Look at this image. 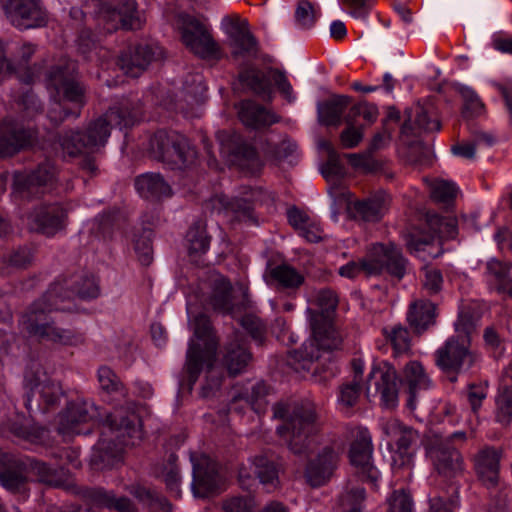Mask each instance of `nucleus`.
I'll use <instances>...</instances> for the list:
<instances>
[{
	"label": "nucleus",
	"mask_w": 512,
	"mask_h": 512,
	"mask_svg": "<svg viewBox=\"0 0 512 512\" xmlns=\"http://www.w3.org/2000/svg\"><path fill=\"white\" fill-rule=\"evenodd\" d=\"M251 354L247 350L246 340L240 333H235L233 340L227 346L224 362L230 374L241 373L248 365Z\"/></svg>",
	"instance_id": "obj_34"
},
{
	"label": "nucleus",
	"mask_w": 512,
	"mask_h": 512,
	"mask_svg": "<svg viewBox=\"0 0 512 512\" xmlns=\"http://www.w3.org/2000/svg\"><path fill=\"white\" fill-rule=\"evenodd\" d=\"M176 460L177 457L175 455H170L167 463L161 467L158 476L163 479L171 495L175 498H180V475Z\"/></svg>",
	"instance_id": "obj_44"
},
{
	"label": "nucleus",
	"mask_w": 512,
	"mask_h": 512,
	"mask_svg": "<svg viewBox=\"0 0 512 512\" xmlns=\"http://www.w3.org/2000/svg\"><path fill=\"white\" fill-rule=\"evenodd\" d=\"M311 304L316 309L308 308L313 339L310 346H317L318 350L325 351L338 349L342 343V336L333 325L331 314L335 311L338 298L334 291L321 289L314 293Z\"/></svg>",
	"instance_id": "obj_8"
},
{
	"label": "nucleus",
	"mask_w": 512,
	"mask_h": 512,
	"mask_svg": "<svg viewBox=\"0 0 512 512\" xmlns=\"http://www.w3.org/2000/svg\"><path fill=\"white\" fill-rule=\"evenodd\" d=\"M232 45L235 47L234 54L251 53L255 50L256 42L247 28V23H233L230 30Z\"/></svg>",
	"instance_id": "obj_43"
},
{
	"label": "nucleus",
	"mask_w": 512,
	"mask_h": 512,
	"mask_svg": "<svg viewBox=\"0 0 512 512\" xmlns=\"http://www.w3.org/2000/svg\"><path fill=\"white\" fill-rule=\"evenodd\" d=\"M390 512H413V502L409 494L395 491L389 499Z\"/></svg>",
	"instance_id": "obj_63"
},
{
	"label": "nucleus",
	"mask_w": 512,
	"mask_h": 512,
	"mask_svg": "<svg viewBox=\"0 0 512 512\" xmlns=\"http://www.w3.org/2000/svg\"><path fill=\"white\" fill-rule=\"evenodd\" d=\"M161 54L160 48H153L149 45H137L129 48L119 57L120 69L130 77H138L150 64V62Z\"/></svg>",
	"instance_id": "obj_25"
},
{
	"label": "nucleus",
	"mask_w": 512,
	"mask_h": 512,
	"mask_svg": "<svg viewBox=\"0 0 512 512\" xmlns=\"http://www.w3.org/2000/svg\"><path fill=\"white\" fill-rule=\"evenodd\" d=\"M85 9L86 11H83L72 7L71 18L82 20L87 14L94 15L103 22V29L106 32H112L119 27L136 29L141 25L134 0H120L117 4H111L106 0H90L85 4Z\"/></svg>",
	"instance_id": "obj_11"
},
{
	"label": "nucleus",
	"mask_w": 512,
	"mask_h": 512,
	"mask_svg": "<svg viewBox=\"0 0 512 512\" xmlns=\"http://www.w3.org/2000/svg\"><path fill=\"white\" fill-rule=\"evenodd\" d=\"M187 242L190 254L205 253L209 249L210 239L202 223L193 225L187 232Z\"/></svg>",
	"instance_id": "obj_49"
},
{
	"label": "nucleus",
	"mask_w": 512,
	"mask_h": 512,
	"mask_svg": "<svg viewBox=\"0 0 512 512\" xmlns=\"http://www.w3.org/2000/svg\"><path fill=\"white\" fill-rule=\"evenodd\" d=\"M89 498L93 505L115 510L117 512H135L133 502L124 496L117 497L113 491L103 488L93 489L89 492Z\"/></svg>",
	"instance_id": "obj_38"
},
{
	"label": "nucleus",
	"mask_w": 512,
	"mask_h": 512,
	"mask_svg": "<svg viewBox=\"0 0 512 512\" xmlns=\"http://www.w3.org/2000/svg\"><path fill=\"white\" fill-rule=\"evenodd\" d=\"M94 422L105 423L98 408L86 401H73L68 403L66 408L57 416L55 426L57 432L63 437H73L75 435L89 433L85 425Z\"/></svg>",
	"instance_id": "obj_14"
},
{
	"label": "nucleus",
	"mask_w": 512,
	"mask_h": 512,
	"mask_svg": "<svg viewBox=\"0 0 512 512\" xmlns=\"http://www.w3.org/2000/svg\"><path fill=\"white\" fill-rule=\"evenodd\" d=\"M98 381L101 389L107 393L126 396V390L117 375L107 366L100 367L98 370Z\"/></svg>",
	"instance_id": "obj_51"
},
{
	"label": "nucleus",
	"mask_w": 512,
	"mask_h": 512,
	"mask_svg": "<svg viewBox=\"0 0 512 512\" xmlns=\"http://www.w3.org/2000/svg\"><path fill=\"white\" fill-rule=\"evenodd\" d=\"M56 172L50 160L41 163L31 173L16 172L13 177V190L23 198L37 195L45 187L52 185Z\"/></svg>",
	"instance_id": "obj_22"
},
{
	"label": "nucleus",
	"mask_w": 512,
	"mask_h": 512,
	"mask_svg": "<svg viewBox=\"0 0 512 512\" xmlns=\"http://www.w3.org/2000/svg\"><path fill=\"white\" fill-rule=\"evenodd\" d=\"M337 454L331 448H324L318 456L310 460L305 469L306 482L311 487L325 485L331 478L336 467Z\"/></svg>",
	"instance_id": "obj_26"
},
{
	"label": "nucleus",
	"mask_w": 512,
	"mask_h": 512,
	"mask_svg": "<svg viewBox=\"0 0 512 512\" xmlns=\"http://www.w3.org/2000/svg\"><path fill=\"white\" fill-rule=\"evenodd\" d=\"M381 429L387 438V445L392 453V466L409 469L414 456L411 444L416 439L415 431L394 418L383 420Z\"/></svg>",
	"instance_id": "obj_15"
},
{
	"label": "nucleus",
	"mask_w": 512,
	"mask_h": 512,
	"mask_svg": "<svg viewBox=\"0 0 512 512\" xmlns=\"http://www.w3.org/2000/svg\"><path fill=\"white\" fill-rule=\"evenodd\" d=\"M35 132L12 119L0 121V157H10L30 146Z\"/></svg>",
	"instance_id": "obj_23"
},
{
	"label": "nucleus",
	"mask_w": 512,
	"mask_h": 512,
	"mask_svg": "<svg viewBox=\"0 0 512 512\" xmlns=\"http://www.w3.org/2000/svg\"><path fill=\"white\" fill-rule=\"evenodd\" d=\"M494 143L492 136L481 133L476 135L472 141L459 143L452 147V152L467 159H473L476 150L482 147H490Z\"/></svg>",
	"instance_id": "obj_47"
},
{
	"label": "nucleus",
	"mask_w": 512,
	"mask_h": 512,
	"mask_svg": "<svg viewBox=\"0 0 512 512\" xmlns=\"http://www.w3.org/2000/svg\"><path fill=\"white\" fill-rule=\"evenodd\" d=\"M140 115V109L131 101L125 100L90 122L84 132L66 131L59 138V145L62 152L70 157L92 153L105 145L112 127H130L139 120Z\"/></svg>",
	"instance_id": "obj_3"
},
{
	"label": "nucleus",
	"mask_w": 512,
	"mask_h": 512,
	"mask_svg": "<svg viewBox=\"0 0 512 512\" xmlns=\"http://www.w3.org/2000/svg\"><path fill=\"white\" fill-rule=\"evenodd\" d=\"M464 101L463 113L465 116H478L484 109V104L477 93L470 87L462 85L458 89Z\"/></svg>",
	"instance_id": "obj_53"
},
{
	"label": "nucleus",
	"mask_w": 512,
	"mask_h": 512,
	"mask_svg": "<svg viewBox=\"0 0 512 512\" xmlns=\"http://www.w3.org/2000/svg\"><path fill=\"white\" fill-rule=\"evenodd\" d=\"M266 395V384L263 382H257L251 386L250 392L247 393L245 396L234 395L229 409L230 411H238V401L244 400L245 405L251 407L257 414L263 413L267 406V401L265 399Z\"/></svg>",
	"instance_id": "obj_41"
},
{
	"label": "nucleus",
	"mask_w": 512,
	"mask_h": 512,
	"mask_svg": "<svg viewBox=\"0 0 512 512\" xmlns=\"http://www.w3.org/2000/svg\"><path fill=\"white\" fill-rule=\"evenodd\" d=\"M70 285L61 283L53 285L47 293L36 301L21 318V325L30 335L58 345L77 346L83 343V335L70 329L56 326L48 318L52 311H71L70 305H63L64 300L77 295L82 299H93L99 295L98 283L94 276H86L74 281L73 291H66Z\"/></svg>",
	"instance_id": "obj_1"
},
{
	"label": "nucleus",
	"mask_w": 512,
	"mask_h": 512,
	"mask_svg": "<svg viewBox=\"0 0 512 512\" xmlns=\"http://www.w3.org/2000/svg\"><path fill=\"white\" fill-rule=\"evenodd\" d=\"M151 155L172 169H184L196 160V150L188 139L175 131H157L150 139Z\"/></svg>",
	"instance_id": "obj_12"
},
{
	"label": "nucleus",
	"mask_w": 512,
	"mask_h": 512,
	"mask_svg": "<svg viewBox=\"0 0 512 512\" xmlns=\"http://www.w3.org/2000/svg\"><path fill=\"white\" fill-rule=\"evenodd\" d=\"M435 305L429 300H415L409 306L407 320L417 332H422L434 323Z\"/></svg>",
	"instance_id": "obj_37"
},
{
	"label": "nucleus",
	"mask_w": 512,
	"mask_h": 512,
	"mask_svg": "<svg viewBox=\"0 0 512 512\" xmlns=\"http://www.w3.org/2000/svg\"><path fill=\"white\" fill-rule=\"evenodd\" d=\"M378 108L376 105L368 102H360L351 107L347 115L353 116V122L358 116H362L367 122L373 123L378 117Z\"/></svg>",
	"instance_id": "obj_62"
},
{
	"label": "nucleus",
	"mask_w": 512,
	"mask_h": 512,
	"mask_svg": "<svg viewBox=\"0 0 512 512\" xmlns=\"http://www.w3.org/2000/svg\"><path fill=\"white\" fill-rule=\"evenodd\" d=\"M487 281L492 289L512 300V282L508 277L509 267L499 260L487 262Z\"/></svg>",
	"instance_id": "obj_39"
},
{
	"label": "nucleus",
	"mask_w": 512,
	"mask_h": 512,
	"mask_svg": "<svg viewBox=\"0 0 512 512\" xmlns=\"http://www.w3.org/2000/svg\"><path fill=\"white\" fill-rule=\"evenodd\" d=\"M25 406L30 413H48L60 403L64 393L36 361L31 362L24 373Z\"/></svg>",
	"instance_id": "obj_10"
},
{
	"label": "nucleus",
	"mask_w": 512,
	"mask_h": 512,
	"mask_svg": "<svg viewBox=\"0 0 512 512\" xmlns=\"http://www.w3.org/2000/svg\"><path fill=\"white\" fill-rule=\"evenodd\" d=\"M74 63L53 67L47 74L46 84L52 100L48 117L59 124L69 117H78L85 105V91L74 76Z\"/></svg>",
	"instance_id": "obj_5"
},
{
	"label": "nucleus",
	"mask_w": 512,
	"mask_h": 512,
	"mask_svg": "<svg viewBox=\"0 0 512 512\" xmlns=\"http://www.w3.org/2000/svg\"><path fill=\"white\" fill-rule=\"evenodd\" d=\"M435 235L442 239H452L457 234L456 221L452 218H443L437 215L429 220Z\"/></svg>",
	"instance_id": "obj_57"
},
{
	"label": "nucleus",
	"mask_w": 512,
	"mask_h": 512,
	"mask_svg": "<svg viewBox=\"0 0 512 512\" xmlns=\"http://www.w3.org/2000/svg\"><path fill=\"white\" fill-rule=\"evenodd\" d=\"M211 307L222 313H234L235 308L231 299V285L223 277L215 280L213 294L210 298Z\"/></svg>",
	"instance_id": "obj_42"
},
{
	"label": "nucleus",
	"mask_w": 512,
	"mask_h": 512,
	"mask_svg": "<svg viewBox=\"0 0 512 512\" xmlns=\"http://www.w3.org/2000/svg\"><path fill=\"white\" fill-rule=\"evenodd\" d=\"M467 397L472 411L476 413L481 407L482 401L487 397V385L484 383L470 385Z\"/></svg>",
	"instance_id": "obj_64"
},
{
	"label": "nucleus",
	"mask_w": 512,
	"mask_h": 512,
	"mask_svg": "<svg viewBox=\"0 0 512 512\" xmlns=\"http://www.w3.org/2000/svg\"><path fill=\"white\" fill-rule=\"evenodd\" d=\"M254 507V499L250 496L232 497L223 503L225 512H252Z\"/></svg>",
	"instance_id": "obj_61"
},
{
	"label": "nucleus",
	"mask_w": 512,
	"mask_h": 512,
	"mask_svg": "<svg viewBox=\"0 0 512 512\" xmlns=\"http://www.w3.org/2000/svg\"><path fill=\"white\" fill-rule=\"evenodd\" d=\"M105 424L111 435L103 434L90 456V466L97 471L120 464L123 461L124 446H134L143 437L140 418L134 412L116 409L105 416Z\"/></svg>",
	"instance_id": "obj_4"
},
{
	"label": "nucleus",
	"mask_w": 512,
	"mask_h": 512,
	"mask_svg": "<svg viewBox=\"0 0 512 512\" xmlns=\"http://www.w3.org/2000/svg\"><path fill=\"white\" fill-rule=\"evenodd\" d=\"M388 196L384 192H378L363 200L349 202L348 209L364 221H379L388 209Z\"/></svg>",
	"instance_id": "obj_29"
},
{
	"label": "nucleus",
	"mask_w": 512,
	"mask_h": 512,
	"mask_svg": "<svg viewBox=\"0 0 512 512\" xmlns=\"http://www.w3.org/2000/svg\"><path fill=\"white\" fill-rule=\"evenodd\" d=\"M361 390V385L356 379L343 383L339 387L337 396L339 408L344 412H348L358 402Z\"/></svg>",
	"instance_id": "obj_48"
},
{
	"label": "nucleus",
	"mask_w": 512,
	"mask_h": 512,
	"mask_svg": "<svg viewBox=\"0 0 512 512\" xmlns=\"http://www.w3.org/2000/svg\"><path fill=\"white\" fill-rule=\"evenodd\" d=\"M242 326L243 328L250 334V336L258 343L262 344L265 335V325L263 322L256 316L246 315L242 318Z\"/></svg>",
	"instance_id": "obj_60"
},
{
	"label": "nucleus",
	"mask_w": 512,
	"mask_h": 512,
	"mask_svg": "<svg viewBox=\"0 0 512 512\" xmlns=\"http://www.w3.org/2000/svg\"><path fill=\"white\" fill-rule=\"evenodd\" d=\"M317 17V11L312 3L307 0L298 1L295 20L299 27L304 29L311 28L315 24Z\"/></svg>",
	"instance_id": "obj_55"
},
{
	"label": "nucleus",
	"mask_w": 512,
	"mask_h": 512,
	"mask_svg": "<svg viewBox=\"0 0 512 512\" xmlns=\"http://www.w3.org/2000/svg\"><path fill=\"white\" fill-rule=\"evenodd\" d=\"M239 79L256 94H265L270 91L268 76L259 69L248 68L240 73Z\"/></svg>",
	"instance_id": "obj_46"
},
{
	"label": "nucleus",
	"mask_w": 512,
	"mask_h": 512,
	"mask_svg": "<svg viewBox=\"0 0 512 512\" xmlns=\"http://www.w3.org/2000/svg\"><path fill=\"white\" fill-rule=\"evenodd\" d=\"M250 469L253 470L259 482L268 491L275 490L279 486L280 464L272 453H261L250 460Z\"/></svg>",
	"instance_id": "obj_28"
},
{
	"label": "nucleus",
	"mask_w": 512,
	"mask_h": 512,
	"mask_svg": "<svg viewBox=\"0 0 512 512\" xmlns=\"http://www.w3.org/2000/svg\"><path fill=\"white\" fill-rule=\"evenodd\" d=\"M266 281L278 291L295 293L305 282V275L295 267L283 263L270 268Z\"/></svg>",
	"instance_id": "obj_27"
},
{
	"label": "nucleus",
	"mask_w": 512,
	"mask_h": 512,
	"mask_svg": "<svg viewBox=\"0 0 512 512\" xmlns=\"http://www.w3.org/2000/svg\"><path fill=\"white\" fill-rule=\"evenodd\" d=\"M68 209L58 203L41 204L27 215L30 230L54 236L66 226Z\"/></svg>",
	"instance_id": "obj_20"
},
{
	"label": "nucleus",
	"mask_w": 512,
	"mask_h": 512,
	"mask_svg": "<svg viewBox=\"0 0 512 512\" xmlns=\"http://www.w3.org/2000/svg\"><path fill=\"white\" fill-rule=\"evenodd\" d=\"M412 116L403 124L402 132L405 134H416V130L424 132H435L440 130V122L438 120L435 108L429 104L426 106L417 105L415 108V127L411 124Z\"/></svg>",
	"instance_id": "obj_36"
},
{
	"label": "nucleus",
	"mask_w": 512,
	"mask_h": 512,
	"mask_svg": "<svg viewBox=\"0 0 512 512\" xmlns=\"http://www.w3.org/2000/svg\"><path fill=\"white\" fill-rule=\"evenodd\" d=\"M135 188L141 197L160 199L172 194L170 185L157 173H145L135 180Z\"/></svg>",
	"instance_id": "obj_35"
},
{
	"label": "nucleus",
	"mask_w": 512,
	"mask_h": 512,
	"mask_svg": "<svg viewBox=\"0 0 512 512\" xmlns=\"http://www.w3.org/2000/svg\"><path fill=\"white\" fill-rule=\"evenodd\" d=\"M4 11L11 24L26 30L44 26L47 13L39 0H7Z\"/></svg>",
	"instance_id": "obj_21"
},
{
	"label": "nucleus",
	"mask_w": 512,
	"mask_h": 512,
	"mask_svg": "<svg viewBox=\"0 0 512 512\" xmlns=\"http://www.w3.org/2000/svg\"><path fill=\"white\" fill-rule=\"evenodd\" d=\"M472 328L470 316L462 310L455 322L456 335L449 337L435 354L436 364L445 373L467 372L478 361L477 354L470 349Z\"/></svg>",
	"instance_id": "obj_7"
},
{
	"label": "nucleus",
	"mask_w": 512,
	"mask_h": 512,
	"mask_svg": "<svg viewBox=\"0 0 512 512\" xmlns=\"http://www.w3.org/2000/svg\"><path fill=\"white\" fill-rule=\"evenodd\" d=\"M402 383L408 389L409 398L407 405L410 409L415 408L416 394L422 390L429 389L432 385L424 367L418 361H410L406 364L402 373Z\"/></svg>",
	"instance_id": "obj_32"
},
{
	"label": "nucleus",
	"mask_w": 512,
	"mask_h": 512,
	"mask_svg": "<svg viewBox=\"0 0 512 512\" xmlns=\"http://www.w3.org/2000/svg\"><path fill=\"white\" fill-rule=\"evenodd\" d=\"M220 142L221 153L231 156V162L251 174L257 173L261 168V162L255 149L243 141L236 133L228 134L220 132L217 134Z\"/></svg>",
	"instance_id": "obj_19"
},
{
	"label": "nucleus",
	"mask_w": 512,
	"mask_h": 512,
	"mask_svg": "<svg viewBox=\"0 0 512 512\" xmlns=\"http://www.w3.org/2000/svg\"><path fill=\"white\" fill-rule=\"evenodd\" d=\"M351 99L345 95H334L317 106L318 120L326 126L338 127L344 120L343 114L350 105Z\"/></svg>",
	"instance_id": "obj_33"
},
{
	"label": "nucleus",
	"mask_w": 512,
	"mask_h": 512,
	"mask_svg": "<svg viewBox=\"0 0 512 512\" xmlns=\"http://www.w3.org/2000/svg\"><path fill=\"white\" fill-rule=\"evenodd\" d=\"M258 191L249 189L245 192V196L239 198L228 199L226 196H217L214 199L215 204L218 203L223 209L231 210L233 212L248 213L251 209V204L258 200Z\"/></svg>",
	"instance_id": "obj_45"
},
{
	"label": "nucleus",
	"mask_w": 512,
	"mask_h": 512,
	"mask_svg": "<svg viewBox=\"0 0 512 512\" xmlns=\"http://www.w3.org/2000/svg\"><path fill=\"white\" fill-rule=\"evenodd\" d=\"M318 147L319 149L325 151L328 156V161L322 169L323 176L328 179L331 174H337L340 172L338 154L335 151L333 144L328 140H319Z\"/></svg>",
	"instance_id": "obj_59"
},
{
	"label": "nucleus",
	"mask_w": 512,
	"mask_h": 512,
	"mask_svg": "<svg viewBox=\"0 0 512 512\" xmlns=\"http://www.w3.org/2000/svg\"><path fill=\"white\" fill-rule=\"evenodd\" d=\"M355 439L350 448V461L356 467L357 472L363 480L376 484L379 478V471L372 463V437L368 429L359 427L355 430Z\"/></svg>",
	"instance_id": "obj_18"
},
{
	"label": "nucleus",
	"mask_w": 512,
	"mask_h": 512,
	"mask_svg": "<svg viewBox=\"0 0 512 512\" xmlns=\"http://www.w3.org/2000/svg\"><path fill=\"white\" fill-rule=\"evenodd\" d=\"M512 419V386L504 387L496 399V420L507 425Z\"/></svg>",
	"instance_id": "obj_50"
},
{
	"label": "nucleus",
	"mask_w": 512,
	"mask_h": 512,
	"mask_svg": "<svg viewBox=\"0 0 512 512\" xmlns=\"http://www.w3.org/2000/svg\"><path fill=\"white\" fill-rule=\"evenodd\" d=\"M397 373L395 368L388 362H380L374 365L369 373L366 393L371 395L372 386L375 393L380 396L382 406L393 409L398 404Z\"/></svg>",
	"instance_id": "obj_17"
},
{
	"label": "nucleus",
	"mask_w": 512,
	"mask_h": 512,
	"mask_svg": "<svg viewBox=\"0 0 512 512\" xmlns=\"http://www.w3.org/2000/svg\"><path fill=\"white\" fill-rule=\"evenodd\" d=\"M407 261L400 249L393 243H376L369 249L367 256L360 263L349 262L339 268L342 277L352 279L359 273L377 275L386 270L389 274L401 279L406 272Z\"/></svg>",
	"instance_id": "obj_9"
},
{
	"label": "nucleus",
	"mask_w": 512,
	"mask_h": 512,
	"mask_svg": "<svg viewBox=\"0 0 512 512\" xmlns=\"http://www.w3.org/2000/svg\"><path fill=\"white\" fill-rule=\"evenodd\" d=\"M428 455L435 470L444 477H456L463 470V459L459 451L442 438L431 444Z\"/></svg>",
	"instance_id": "obj_24"
},
{
	"label": "nucleus",
	"mask_w": 512,
	"mask_h": 512,
	"mask_svg": "<svg viewBox=\"0 0 512 512\" xmlns=\"http://www.w3.org/2000/svg\"><path fill=\"white\" fill-rule=\"evenodd\" d=\"M190 460L193 468V495L207 497L217 492L223 483L218 464L208 456L194 452L190 454Z\"/></svg>",
	"instance_id": "obj_16"
},
{
	"label": "nucleus",
	"mask_w": 512,
	"mask_h": 512,
	"mask_svg": "<svg viewBox=\"0 0 512 512\" xmlns=\"http://www.w3.org/2000/svg\"><path fill=\"white\" fill-rule=\"evenodd\" d=\"M176 27L185 47L202 59H220L222 52L219 44L213 39L207 23L188 15L179 14Z\"/></svg>",
	"instance_id": "obj_13"
},
{
	"label": "nucleus",
	"mask_w": 512,
	"mask_h": 512,
	"mask_svg": "<svg viewBox=\"0 0 512 512\" xmlns=\"http://www.w3.org/2000/svg\"><path fill=\"white\" fill-rule=\"evenodd\" d=\"M384 333L391 342L395 353H405L410 349V337L406 328L401 325H395L390 329H385Z\"/></svg>",
	"instance_id": "obj_52"
},
{
	"label": "nucleus",
	"mask_w": 512,
	"mask_h": 512,
	"mask_svg": "<svg viewBox=\"0 0 512 512\" xmlns=\"http://www.w3.org/2000/svg\"><path fill=\"white\" fill-rule=\"evenodd\" d=\"M273 415L284 420L277 432L291 452L300 455L313 448L319 424L312 408L295 407L290 411L286 405L277 404Z\"/></svg>",
	"instance_id": "obj_6"
},
{
	"label": "nucleus",
	"mask_w": 512,
	"mask_h": 512,
	"mask_svg": "<svg viewBox=\"0 0 512 512\" xmlns=\"http://www.w3.org/2000/svg\"><path fill=\"white\" fill-rule=\"evenodd\" d=\"M132 494L149 512H170V503L148 487L135 484L129 488Z\"/></svg>",
	"instance_id": "obj_40"
},
{
	"label": "nucleus",
	"mask_w": 512,
	"mask_h": 512,
	"mask_svg": "<svg viewBox=\"0 0 512 512\" xmlns=\"http://www.w3.org/2000/svg\"><path fill=\"white\" fill-rule=\"evenodd\" d=\"M344 121L347 124V127L340 134L341 145L343 148H347V149L354 148L363 139L362 128L356 127L354 125L352 115H346L344 117Z\"/></svg>",
	"instance_id": "obj_56"
},
{
	"label": "nucleus",
	"mask_w": 512,
	"mask_h": 512,
	"mask_svg": "<svg viewBox=\"0 0 512 512\" xmlns=\"http://www.w3.org/2000/svg\"><path fill=\"white\" fill-rule=\"evenodd\" d=\"M431 197L438 202L447 203L454 199L457 187L454 183L444 180H432L428 182Z\"/></svg>",
	"instance_id": "obj_54"
},
{
	"label": "nucleus",
	"mask_w": 512,
	"mask_h": 512,
	"mask_svg": "<svg viewBox=\"0 0 512 512\" xmlns=\"http://www.w3.org/2000/svg\"><path fill=\"white\" fill-rule=\"evenodd\" d=\"M364 498V489L356 488L342 494L340 496L339 502L343 512H361Z\"/></svg>",
	"instance_id": "obj_58"
},
{
	"label": "nucleus",
	"mask_w": 512,
	"mask_h": 512,
	"mask_svg": "<svg viewBox=\"0 0 512 512\" xmlns=\"http://www.w3.org/2000/svg\"><path fill=\"white\" fill-rule=\"evenodd\" d=\"M192 300L187 301V314L191 322L194 338L190 340L185 363V380L191 390L200 372L206 369V383L201 388V396L210 397L220 387L222 375L215 367L218 341L213 334L208 317L197 313Z\"/></svg>",
	"instance_id": "obj_2"
},
{
	"label": "nucleus",
	"mask_w": 512,
	"mask_h": 512,
	"mask_svg": "<svg viewBox=\"0 0 512 512\" xmlns=\"http://www.w3.org/2000/svg\"><path fill=\"white\" fill-rule=\"evenodd\" d=\"M238 116L240 121L247 127L260 129L278 122V116L251 100L239 103Z\"/></svg>",
	"instance_id": "obj_31"
},
{
	"label": "nucleus",
	"mask_w": 512,
	"mask_h": 512,
	"mask_svg": "<svg viewBox=\"0 0 512 512\" xmlns=\"http://www.w3.org/2000/svg\"><path fill=\"white\" fill-rule=\"evenodd\" d=\"M501 451L493 447H484L474 458L476 472L487 486H494L499 479Z\"/></svg>",
	"instance_id": "obj_30"
}]
</instances>
